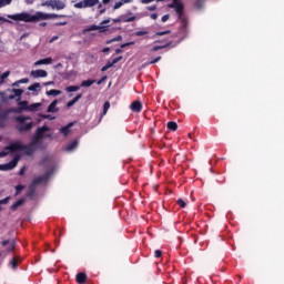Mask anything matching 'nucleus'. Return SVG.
<instances>
[{
  "label": "nucleus",
  "mask_w": 284,
  "mask_h": 284,
  "mask_svg": "<svg viewBox=\"0 0 284 284\" xmlns=\"http://www.w3.org/2000/svg\"><path fill=\"white\" fill-rule=\"evenodd\" d=\"M8 19H12V21H24V23H37V21H45L48 19H59L65 16H59L57 13H43L37 12L36 14H30L28 12L17 13V14H8Z\"/></svg>",
  "instance_id": "f257e3e1"
},
{
  "label": "nucleus",
  "mask_w": 284,
  "mask_h": 284,
  "mask_svg": "<svg viewBox=\"0 0 284 284\" xmlns=\"http://www.w3.org/2000/svg\"><path fill=\"white\" fill-rule=\"evenodd\" d=\"M17 126L16 130L23 134V132H30L34 128V122H32V118L26 115H19L14 118Z\"/></svg>",
  "instance_id": "f03ea898"
},
{
  "label": "nucleus",
  "mask_w": 284,
  "mask_h": 284,
  "mask_svg": "<svg viewBox=\"0 0 284 284\" xmlns=\"http://www.w3.org/2000/svg\"><path fill=\"white\" fill-rule=\"evenodd\" d=\"M23 144H21V142L10 143L8 146L3 149L2 152H0V156H8L10 152H21Z\"/></svg>",
  "instance_id": "7ed1b4c3"
},
{
  "label": "nucleus",
  "mask_w": 284,
  "mask_h": 284,
  "mask_svg": "<svg viewBox=\"0 0 284 284\" xmlns=\"http://www.w3.org/2000/svg\"><path fill=\"white\" fill-rule=\"evenodd\" d=\"M168 8H171L173 10H175L176 14H178V19L180 17H184L185 16V6H183V2H181V0H179L178 2H172L170 4H168Z\"/></svg>",
  "instance_id": "20e7f679"
},
{
  "label": "nucleus",
  "mask_w": 284,
  "mask_h": 284,
  "mask_svg": "<svg viewBox=\"0 0 284 284\" xmlns=\"http://www.w3.org/2000/svg\"><path fill=\"white\" fill-rule=\"evenodd\" d=\"M50 132V126L43 125V126H39L36 130L34 135L41 138V140L43 141V139H52V134L47 133Z\"/></svg>",
  "instance_id": "39448f33"
},
{
  "label": "nucleus",
  "mask_w": 284,
  "mask_h": 284,
  "mask_svg": "<svg viewBox=\"0 0 284 284\" xmlns=\"http://www.w3.org/2000/svg\"><path fill=\"white\" fill-rule=\"evenodd\" d=\"M94 6H99V0H82L75 3L74 8L82 10L83 8H94Z\"/></svg>",
  "instance_id": "423d86ee"
},
{
  "label": "nucleus",
  "mask_w": 284,
  "mask_h": 284,
  "mask_svg": "<svg viewBox=\"0 0 284 284\" xmlns=\"http://www.w3.org/2000/svg\"><path fill=\"white\" fill-rule=\"evenodd\" d=\"M21 156L19 155H16L13 158V160H11L9 163H6V164H0V170L2 171H8V170H14V168L17 165H19V161H20Z\"/></svg>",
  "instance_id": "0eeeda50"
},
{
  "label": "nucleus",
  "mask_w": 284,
  "mask_h": 284,
  "mask_svg": "<svg viewBox=\"0 0 284 284\" xmlns=\"http://www.w3.org/2000/svg\"><path fill=\"white\" fill-rule=\"evenodd\" d=\"M48 8H52V10H64L65 2L61 0H49L44 3Z\"/></svg>",
  "instance_id": "6e6552de"
},
{
  "label": "nucleus",
  "mask_w": 284,
  "mask_h": 284,
  "mask_svg": "<svg viewBox=\"0 0 284 284\" xmlns=\"http://www.w3.org/2000/svg\"><path fill=\"white\" fill-rule=\"evenodd\" d=\"M50 176H52V171L47 172L44 175L34 178L31 183L37 187V185H41V183H47Z\"/></svg>",
  "instance_id": "1a4fd4ad"
},
{
  "label": "nucleus",
  "mask_w": 284,
  "mask_h": 284,
  "mask_svg": "<svg viewBox=\"0 0 284 284\" xmlns=\"http://www.w3.org/2000/svg\"><path fill=\"white\" fill-rule=\"evenodd\" d=\"M31 77L34 79H45V77H48V71L41 69L33 70L31 71Z\"/></svg>",
  "instance_id": "9d476101"
},
{
  "label": "nucleus",
  "mask_w": 284,
  "mask_h": 284,
  "mask_svg": "<svg viewBox=\"0 0 284 284\" xmlns=\"http://www.w3.org/2000/svg\"><path fill=\"white\" fill-rule=\"evenodd\" d=\"M37 148H33L31 143H29L28 145L22 144V149L21 152H24L28 156L34 154Z\"/></svg>",
  "instance_id": "9b49d317"
},
{
  "label": "nucleus",
  "mask_w": 284,
  "mask_h": 284,
  "mask_svg": "<svg viewBox=\"0 0 284 284\" xmlns=\"http://www.w3.org/2000/svg\"><path fill=\"white\" fill-rule=\"evenodd\" d=\"M88 282V274L80 272L75 275V283L85 284Z\"/></svg>",
  "instance_id": "f8f14e48"
},
{
  "label": "nucleus",
  "mask_w": 284,
  "mask_h": 284,
  "mask_svg": "<svg viewBox=\"0 0 284 284\" xmlns=\"http://www.w3.org/2000/svg\"><path fill=\"white\" fill-rule=\"evenodd\" d=\"M1 245L3 247H6V245H9L8 248H7V252H12V250H14V246L17 245V242H14V240L10 241V240H3L1 242Z\"/></svg>",
  "instance_id": "ddd939ff"
},
{
  "label": "nucleus",
  "mask_w": 284,
  "mask_h": 284,
  "mask_svg": "<svg viewBox=\"0 0 284 284\" xmlns=\"http://www.w3.org/2000/svg\"><path fill=\"white\" fill-rule=\"evenodd\" d=\"M132 112H141L143 110V104L141 101H133L130 105Z\"/></svg>",
  "instance_id": "4468645a"
},
{
  "label": "nucleus",
  "mask_w": 284,
  "mask_h": 284,
  "mask_svg": "<svg viewBox=\"0 0 284 284\" xmlns=\"http://www.w3.org/2000/svg\"><path fill=\"white\" fill-rule=\"evenodd\" d=\"M58 103H59V100L52 101V102L49 104V106H48V109H47V112H59V108H57Z\"/></svg>",
  "instance_id": "2eb2a0df"
},
{
  "label": "nucleus",
  "mask_w": 284,
  "mask_h": 284,
  "mask_svg": "<svg viewBox=\"0 0 284 284\" xmlns=\"http://www.w3.org/2000/svg\"><path fill=\"white\" fill-rule=\"evenodd\" d=\"M73 125H74V122H71L68 125L62 126L60 129L61 134H63V136H68L70 134V128H72Z\"/></svg>",
  "instance_id": "dca6fc26"
},
{
  "label": "nucleus",
  "mask_w": 284,
  "mask_h": 284,
  "mask_svg": "<svg viewBox=\"0 0 284 284\" xmlns=\"http://www.w3.org/2000/svg\"><path fill=\"white\" fill-rule=\"evenodd\" d=\"M123 23H132V21H136V17L132 16V13L122 16Z\"/></svg>",
  "instance_id": "f3484780"
},
{
  "label": "nucleus",
  "mask_w": 284,
  "mask_h": 284,
  "mask_svg": "<svg viewBox=\"0 0 284 284\" xmlns=\"http://www.w3.org/2000/svg\"><path fill=\"white\" fill-rule=\"evenodd\" d=\"M41 138H39L38 135H36V133H34V135L32 136V139H31V142H30V144L33 146V148H36V150H38L39 149V144L41 143Z\"/></svg>",
  "instance_id": "a211bd4d"
},
{
  "label": "nucleus",
  "mask_w": 284,
  "mask_h": 284,
  "mask_svg": "<svg viewBox=\"0 0 284 284\" xmlns=\"http://www.w3.org/2000/svg\"><path fill=\"white\" fill-rule=\"evenodd\" d=\"M178 19H179V21L181 23V30H187V26H189L187 17L182 16V17H180Z\"/></svg>",
  "instance_id": "6ab92c4d"
},
{
  "label": "nucleus",
  "mask_w": 284,
  "mask_h": 284,
  "mask_svg": "<svg viewBox=\"0 0 284 284\" xmlns=\"http://www.w3.org/2000/svg\"><path fill=\"white\" fill-rule=\"evenodd\" d=\"M50 63H52V58H44V59L38 60L34 63V65H50Z\"/></svg>",
  "instance_id": "aec40b11"
},
{
  "label": "nucleus",
  "mask_w": 284,
  "mask_h": 284,
  "mask_svg": "<svg viewBox=\"0 0 284 284\" xmlns=\"http://www.w3.org/2000/svg\"><path fill=\"white\" fill-rule=\"evenodd\" d=\"M172 43V41L165 42L162 45H155L151 49L152 52H159V50H163L165 48H170V44Z\"/></svg>",
  "instance_id": "412c9836"
},
{
  "label": "nucleus",
  "mask_w": 284,
  "mask_h": 284,
  "mask_svg": "<svg viewBox=\"0 0 284 284\" xmlns=\"http://www.w3.org/2000/svg\"><path fill=\"white\" fill-rule=\"evenodd\" d=\"M11 92H13L14 95H9L10 100L14 99L16 97L21 99V94H23V90L22 89H12Z\"/></svg>",
  "instance_id": "4be33fe9"
},
{
  "label": "nucleus",
  "mask_w": 284,
  "mask_h": 284,
  "mask_svg": "<svg viewBox=\"0 0 284 284\" xmlns=\"http://www.w3.org/2000/svg\"><path fill=\"white\" fill-rule=\"evenodd\" d=\"M83 97V94L79 93L78 95H75V98H73L71 101H69L67 103V108H72V105H74L75 103H78V101Z\"/></svg>",
  "instance_id": "5701e85b"
},
{
  "label": "nucleus",
  "mask_w": 284,
  "mask_h": 284,
  "mask_svg": "<svg viewBox=\"0 0 284 284\" xmlns=\"http://www.w3.org/2000/svg\"><path fill=\"white\" fill-rule=\"evenodd\" d=\"M94 83H97V80H84L81 82V88H90L92 85H94Z\"/></svg>",
  "instance_id": "b1692460"
},
{
  "label": "nucleus",
  "mask_w": 284,
  "mask_h": 284,
  "mask_svg": "<svg viewBox=\"0 0 284 284\" xmlns=\"http://www.w3.org/2000/svg\"><path fill=\"white\" fill-rule=\"evenodd\" d=\"M166 128L171 130V132H176V130H179V124H176L174 121H171L168 122Z\"/></svg>",
  "instance_id": "393cba45"
},
{
  "label": "nucleus",
  "mask_w": 284,
  "mask_h": 284,
  "mask_svg": "<svg viewBox=\"0 0 284 284\" xmlns=\"http://www.w3.org/2000/svg\"><path fill=\"white\" fill-rule=\"evenodd\" d=\"M59 94H62L61 90L51 89L47 91V97H59Z\"/></svg>",
  "instance_id": "a878e982"
},
{
  "label": "nucleus",
  "mask_w": 284,
  "mask_h": 284,
  "mask_svg": "<svg viewBox=\"0 0 284 284\" xmlns=\"http://www.w3.org/2000/svg\"><path fill=\"white\" fill-rule=\"evenodd\" d=\"M24 203V200L23 199H20L18 200L17 202H14L12 205H11V210L14 212L17 211L19 207H21V204Z\"/></svg>",
  "instance_id": "bb28decb"
},
{
  "label": "nucleus",
  "mask_w": 284,
  "mask_h": 284,
  "mask_svg": "<svg viewBox=\"0 0 284 284\" xmlns=\"http://www.w3.org/2000/svg\"><path fill=\"white\" fill-rule=\"evenodd\" d=\"M128 45H134V42H126L120 45L121 49H116L115 50V54H121V52H123V48H128Z\"/></svg>",
  "instance_id": "cd10ccee"
},
{
  "label": "nucleus",
  "mask_w": 284,
  "mask_h": 284,
  "mask_svg": "<svg viewBox=\"0 0 284 284\" xmlns=\"http://www.w3.org/2000/svg\"><path fill=\"white\" fill-rule=\"evenodd\" d=\"M37 192V186L31 182L29 184V192H28V196H34V193Z\"/></svg>",
  "instance_id": "c85d7f7f"
},
{
  "label": "nucleus",
  "mask_w": 284,
  "mask_h": 284,
  "mask_svg": "<svg viewBox=\"0 0 284 284\" xmlns=\"http://www.w3.org/2000/svg\"><path fill=\"white\" fill-rule=\"evenodd\" d=\"M39 88H41V83L36 82L33 84H31L30 87H28L29 92H37V90H39Z\"/></svg>",
  "instance_id": "c756f323"
},
{
  "label": "nucleus",
  "mask_w": 284,
  "mask_h": 284,
  "mask_svg": "<svg viewBox=\"0 0 284 284\" xmlns=\"http://www.w3.org/2000/svg\"><path fill=\"white\" fill-rule=\"evenodd\" d=\"M78 145H79L78 141H73L71 143H69L68 146H67L68 152H72V150H77Z\"/></svg>",
  "instance_id": "7c9ffc66"
},
{
  "label": "nucleus",
  "mask_w": 284,
  "mask_h": 284,
  "mask_svg": "<svg viewBox=\"0 0 284 284\" xmlns=\"http://www.w3.org/2000/svg\"><path fill=\"white\" fill-rule=\"evenodd\" d=\"M81 90V87L79 85H70L65 88V92H79Z\"/></svg>",
  "instance_id": "2f4dec72"
},
{
  "label": "nucleus",
  "mask_w": 284,
  "mask_h": 284,
  "mask_svg": "<svg viewBox=\"0 0 284 284\" xmlns=\"http://www.w3.org/2000/svg\"><path fill=\"white\" fill-rule=\"evenodd\" d=\"M108 110H110V102L106 101L103 104V112L101 113V116H105L108 114Z\"/></svg>",
  "instance_id": "473e14b6"
},
{
  "label": "nucleus",
  "mask_w": 284,
  "mask_h": 284,
  "mask_svg": "<svg viewBox=\"0 0 284 284\" xmlns=\"http://www.w3.org/2000/svg\"><path fill=\"white\" fill-rule=\"evenodd\" d=\"M94 30H99V26L92 24V26L88 27L87 29H84L83 33L85 34V32H93Z\"/></svg>",
  "instance_id": "72a5a7b5"
},
{
  "label": "nucleus",
  "mask_w": 284,
  "mask_h": 284,
  "mask_svg": "<svg viewBox=\"0 0 284 284\" xmlns=\"http://www.w3.org/2000/svg\"><path fill=\"white\" fill-rule=\"evenodd\" d=\"M10 77V71H7L0 75V85Z\"/></svg>",
  "instance_id": "f704fd0d"
},
{
  "label": "nucleus",
  "mask_w": 284,
  "mask_h": 284,
  "mask_svg": "<svg viewBox=\"0 0 284 284\" xmlns=\"http://www.w3.org/2000/svg\"><path fill=\"white\" fill-rule=\"evenodd\" d=\"M110 68H114V65H113V63L108 61L104 67H102L101 72H108V70H110Z\"/></svg>",
  "instance_id": "c9c22d12"
},
{
  "label": "nucleus",
  "mask_w": 284,
  "mask_h": 284,
  "mask_svg": "<svg viewBox=\"0 0 284 284\" xmlns=\"http://www.w3.org/2000/svg\"><path fill=\"white\" fill-rule=\"evenodd\" d=\"M24 189H26L24 185L18 184V185L16 186V196H18V194H21V192H23Z\"/></svg>",
  "instance_id": "e433bc0d"
},
{
  "label": "nucleus",
  "mask_w": 284,
  "mask_h": 284,
  "mask_svg": "<svg viewBox=\"0 0 284 284\" xmlns=\"http://www.w3.org/2000/svg\"><path fill=\"white\" fill-rule=\"evenodd\" d=\"M172 31L165 30V31H158L155 32L154 37H165V34H171Z\"/></svg>",
  "instance_id": "4c0bfd02"
},
{
  "label": "nucleus",
  "mask_w": 284,
  "mask_h": 284,
  "mask_svg": "<svg viewBox=\"0 0 284 284\" xmlns=\"http://www.w3.org/2000/svg\"><path fill=\"white\" fill-rule=\"evenodd\" d=\"M18 105H20V110H29L28 101H20Z\"/></svg>",
  "instance_id": "58836bf2"
},
{
  "label": "nucleus",
  "mask_w": 284,
  "mask_h": 284,
  "mask_svg": "<svg viewBox=\"0 0 284 284\" xmlns=\"http://www.w3.org/2000/svg\"><path fill=\"white\" fill-rule=\"evenodd\" d=\"M9 264L13 270H17V267H19V261H17V258H12Z\"/></svg>",
  "instance_id": "ea45409f"
},
{
  "label": "nucleus",
  "mask_w": 284,
  "mask_h": 284,
  "mask_svg": "<svg viewBox=\"0 0 284 284\" xmlns=\"http://www.w3.org/2000/svg\"><path fill=\"white\" fill-rule=\"evenodd\" d=\"M115 41H123V37L116 36L115 38L108 40L106 43L110 44V43H114Z\"/></svg>",
  "instance_id": "a19ab883"
},
{
  "label": "nucleus",
  "mask_w": 284,
  "mask_h": 284,
  "mask_svg": "<svg viewBox=\"0 0 284 284\" xmlns=\"http://www.w3.org/2000/svg\"><path fill=\"white\" fill-rule=\"evenodd\" d=\"M12 0H0V8H6V6H10Z\"/></svg>",
  "instance_id": "79ce46f5"
},
{
  "label": "nucleus",
  "mask_w": 284,
  "mask_h": 284,
  "mask_svg": "<svg viewBox=\"0 0 284 284\" xmlns=\"http://www.w3.org/2000/svg\"><path fill=\"white\" fill-rule=\"evenodd\" d=\"M108 28H110V27L105 26V24L98 26L99 32H108Z\"/></svg>",
  "instance_id": "37998d69"
},
{
  "label": "nucleus",
  "mask_w": 284,
  "mask_h": 284,
  "mask_svg": "<svg viewBox=\"0 0 284 284\" xmlns=\"http://www.w3.org/2000/svg\"><path fill=\"white\" fill-rule=\"evenodd\" d=\"M176 203H178V205H180V207H182V209L187 207V204L185 203V201H183V199H179Z\"/></svg>",
  "instance_id": "c03bdc74"
},
{
  "label": "nucleus",
  "mask_w": 284,
  "mask_h": 284,
  "mask_svg": "<svg viewBox=\"0 0 284 284\" xmlns=\"http://www.w3.org/2000/svg\"><path fill=\"white\" fill-rule=\"evenodd\" d=\"M160 60H161V55H159L155 59H153L150 62H148L146 65H153V63H159Z\"/></svg>",
  "instance_id": "a18cd8bd"
},
{
  "label": "nucleus",
  "mask_w": 284,
  "mask_h": 284,
  "mask_svg": "<svg viewBox=\"0 0 284 284\" xmlns=\"http://www.w3.org/2000/svg\"><path fill=\"white\" fill-rule=\"evenodd\" d=\"M154 256L155 258H161V256H163V252L161 250H155Z\"/></svg>",
  "instance_id": "49530a36"
},
{
  "label": "nucleus",
  "mask_w": 284,
  "mask_h": 284,
  "mask_svg": "<svg viewBox=\"0 0 284 284\" xmlns=\"http://www.w3.org/2000/svg\"><path fill=\"white\" fill-rule=\"evenodd\" d=\"M123 3H125V2H123V0L116 2V3L114 4V7H113V10H119V8H121V7L123 6Z\"/></svg>",
  "instance_id": "de8ad7c7"
},
{
  "label": "nucleus",
  "mask_w": 284,
  "mask_h": 284,
  "mask_svg": "<svg viewBox=\"0 0 284 284\" xmlns=\"http://www.w3.org/2000/svg\"><path fill=\"white\" fill-rule=\"evenodd\" d=\"M103 4H101L100 2L98 3V9L100 10V14H105V8H103Z\"/></svg>",
  "instance_id": "09e8293b"
},
{
  "label": "nucleus",
  "mask_w": 284,
  "mask_h": 284,
  "mask_svg": "<svg viewBox=\"0 0 284 284\" xmlns=\"http://www.w3.org/2000/svg\"><path fill=\"white\" fill-rule=\"evenodd\" d=\"M148 34V31H136L135 37H145Z\"/></svg>",
  "instance_id": "8fccbe9b"
},
{
  "label": "nucleus",
  "mask_w": 284,
  "mask_h": 284,
  "mask_svg": "<svg viewBox=\"0 0 284 284\" xmlns=\"http://www.w3.org/2000/svg\"><path fill=\"white\" fill-rule=\"evenodd\" d=\"M121 59H123V57H116V58H114L112 61H111V63H113V65H116V63H119V61H121Z\"/></svg>",
  "instance_id": "3c124183"
},
{
  "label": "nucleus",
  "mask_w": 284,
  "mask_h": 284,
  "mask_svg": "<svg viewBox=\"0 0 284 284\" xmlns=\"http://www.w3.org/2000/svg\"><path fill=\"white\" fill-rule=\"evenodd\" d=\"M41 106V103H34V104H31L29 110H37V108H40Z\"/></svg>",
  "instance_id": "603ef678"
},
{
  "label": "nucleus",
  "mask_w": 284,
  "mask_h": 284,
  "mask_svg": "<svg viewBox=\"0 0 284 284\" xmlns=\"http://www.w3.org/2000/svg\"><path fill=\"white\" fill-rule=\"evenodd\" d=\"M9 201H10V197H6L3 200H0V205H8Z\"/></svg>",
  "instance_id": "864d4df0"
},
{
  "label": "nucleus",
  "mask_w": 284,
  "mask_h": 284,
  "mask_svg": "<svg viewBox=\"0 0 284 284\" xmlns=\"http://www.w3.org/2000/svg\"><path fill=\"white\" fill-rule=\"evenodd\" d=\"M169 20H170V14H165L162 17V23H165Z\"/></svg>",
  "instance_id": "5fc2aeb1"
},
{
  "label": "nucleus",
  "mask_w": 284,
  "mask_h": 284,
  "mask_svg": "<svg viewBox=\"0 0 284 284\" xmlns=\"http://www.w3.org/2000/svg\"><path fill=\"white\" fill-rule=\"evenodd\" d=\"M201 6H203V0H197L195 2V8H201Z\"/></svg>",
  "instance_id": "6e6d98bb"
},
{
  "label": "nucleus",
  "mask_w": 284,
  "mask_h": 284,
  "mask_svg": "<svg viewBox=\"0 0 284 284\" xmlns=\"http://www.w3.org/2000/svg\"><path fill=\"white\" fill-rule=\"evenodd\" d=\"M18 81H19V83H29V82H30V79L23 78V79L18 80Z\"/></svg>",
  "instance_id": "4d7b16f0"
},
{
  "label": "nucleus",
  "mask_w": 284,
  "mask_h": 284,
  "mask_svg": "<svg viewBox=\"0 0 284 284\" xmlns=\"http://www.w3.org/2000/svg\"><path fill=\"white\" fill-rule=\"evenodd\" d=\"M106 79H108L106 75L102 77V78L98 81V85H101V83H103Z\"/></svg>",
  "instance_id": "13d9d810"
},
{
  "label": "nucleus",
  "mask_w": 284,
  "mask_h": 284,
  "mask_svg": "<svg viewBox=\"0 0 284 284\" xmlns=\"http://www.w3.org/2000/svg\"><path fill=\"white\" fill-rule=\"evenodd\" d=\"M26 174V166H23L22 169H20L19 171V175L23 176Z\"/></svg>",
  "instance_id": "bf43d9fd"
},
{
  "label": "nucleus",
  "mask_w": 284,
  "mask_h": 284,
  "mask_svg": "<svg viewBox=\"0 0 284 284\" xmlns=\"http://www.w3.org/2000/svg\"><path fill=\"white\" fill-rule=\"evenodd\" d=\"M123 21L122 16L120 18L113 19V23H121Z\"/></svg>",
  "instance_id": "052dcab7"
},
{
  "label": "nucleus",
  "mask_w": 284,
  "mask_h": 284,
  "mask_svg": "<svg viewBox=\"0 0 284 284\" xmlns=\"http://www.w3.org/2000/svg\"><path fill=\"white\" fill-rule=\"evenodd\" d=\"M0 21H3V23H12V21H10L1 16H0Z\"/></svg>",
  "instance_id": "680f3d73"
},
{
  "label": "nucleus",
  "mask_w": 284,
  "mask_h": 284,
  "mask_svg": "<svg viewBox=\"0 0 284 284\" xmlns=\"http://www.w3.org/2000/svg\"><path fill=\"white\" fill-rule=\"evenodd\" d=\"M148 10L150 12H154V10H156V6H150V7H148Z\"/></svg>",
  "instance_id": "e2e57ef3"
},
{
  "label": "nucleus",
  "mask_w": 284,
  "mask_h": 284,
  "mask_svg": "<svg viewBox=\"0 0 284 284\" xmlns=\"http://www.w3.org/2000/svg\"><path fill=\"white\" fill-rule=\"evenodd\" d=\"M108 23H110V19L103 20L100 26H108Z\"/></svg>",
  "instance_id": "0e129e2a"
},
{
  "label": "nucleus",
  "mask_w": 284,
  "mask_h": 284,
  "mask_svg": "<svg viewBox=\"0 0 284 284\" xmlns=\"http://www.w3.org/2000/svg\"><path fill=\"white\" fill-rule=\"evenodd\" d=\"M151 19H153L154 21H156V19H159V14L152 13V14H151Z\"/></svg>",
  "instance_id": "69168bd1"
},
{
  "label": "nucleus",
  "mask_w": 284,
  "mask_h": 284,
  "mask_svg": "<svg viewBox=\"0 0 284 284\" xmlns=\"http://www.w3.org/2000/svg\"><path fill=\"white\" fill-rule=\"evenodd\" d=\"M55 26H68V22H55Z\"/></svg>",
  "instance_id": "338daca9"
},
{
  "label": "nucleus",
  "mask_w": 284,
  "mask_h": 284,
  "mask_svg": "<svg viewBox=\"0 0 284 284\" xmlns=\"http://www.w3.org/2000/svg\"><path fill=\"white\" fill-rule=\"evenodd\" d=\"M102 52H103V53L110 52V47H105L104 49H102Z\"/></svg>",
  "instance_id": "774afa93"
}]
</instances>
